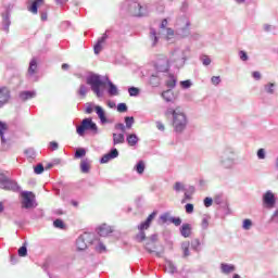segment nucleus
Returning <instances> with one entry per match:
<instances>
[{
    "label": "nucleus",
    "instance_id": "48",
    "mask_svg": "<svg viewBox=\"0 0 278 278\" xmlns=\"http://www.w3.org/2000/svg\"><path fill=\"white\" fill-rule=\"evenodd\" d=\"M251 227H253V222L251 219H244L242 229H244V231H249Z\"/></svg>",
    "mask_w": 278,
    "mask_h": 278
},
{
    "label": "nucleus",
    "instance_id": "2",
    "mask_svg": "<svg viewBox=\"0 0 278 278\" xmlns=\"http://www.w3.org/2000/svg\"><path fill=\"white\" fill-rule=\"evenodd\" d=\"M165 116H172V127L174 134L181 136L188 129V115L179 109L168 108L165 111Z\"/></svg>",
    "mask_w": 278,
    "mask_h": 278
},
{
    "label": "nucleus",
    "instance_id": "34",
    "mask_svg": "<svg viewBox=\"0 0 278 278\" xmlns=\"http://www.w3.org/2000/svg\"><path fill=\"white\" fill-rule=\"evenodd\" d=\"M88 92H90V89L88 88V86L81 84L77 90V94L78 97L86 99V94H88Z\"/></svg>",
    "mask_w": 278,
    "mask_h": 278
},
{
    "label": "nucleus",
    "instance_id": "41",
    "mask_svg": "<svg viewBox=\"0 0 278 278\" xmlns=\"http://www.w3.org/2000/svg\"><path fill=\"white\" fill-rule=\"evenodd\" d=\"M174 190L176 191V192H185V190L188 188V187H186V185L184 184V182H180V181H177V182H175V185H174Z\"/></svg>",
    "mask_w": 278,
    "mask_h": 278
},
{
    "label": "nucleus",
    "instance_id": "44",
    "mask_svg": "<svg viewBox=\"0 0 278 278\" xmlns=\"http://www.w3.org/2000/svg\"><path fill=\"white\" fill-rule=\"evenodd\" d=\"M200 247H201V241H199V239H194L191 241V249L193 251H195L197 253H199V251H201Z\"/></svg>",
    "mask_w": 278,
    "mask_h": 278
},
{
    "label": "nucleus",
    "instance_id": "46",
    "mask_svg": "<svg viewBox=\"0 0 278 278\" xmlns=\"http://www.w3.org/2000/svg\"><path fill=\"white\" fill-rule=\"evenodd\" d=\"M128 94L129 97H138V94H140V89H138L137 87H129Z\"/></svg>",
    "mask_w": 278,
    "mask_h": 278
},
{
    "label": "nucleus",
    "instance_id": "11",
    "mask_svg": "<svg viewBox=\"0 0 278 278\" xmlns=\"http://www.w3.org/2000/svg\"><path fill=\"white\" fill-rule=\"evenodd\" d=\"M170 61L168 58L164 56V55H160L154 65L152 67H150L152 71H155L156 73H168L169 68H170Z\"/></svg>",
    "mask_w": 278,
    "mask_h": 278
},
{
    "label": "nucleus",
    "instance_id": "61",
    "mask_svg": "<svg viewBox=\"0 0 278 278\" xmlns=\"http://www.w3.org/2000/svg\"><path fill=\"white\" fill-rule=\"evenodd\" d=\"M185 210L187 214H192V212H194V205L191 203H188L185 205Z\"/></svg>",
    "mask_w": 278,
    "mask_h": 278
},
{
    "label": "nucleus",
    "instance_id": "14",
    "mask_svg": "<svg viewBox=\"0 0 278 278\" xmlns=\"http://www.w3.org/2000/svg\"><path fill=\"white\" fill-rule=\"evenodd\" d=\"M275 205H277V197H275V193L273 191H266L263 194V206L267 210H273L275 208Z\"/></svg>",
    "mask_w": 278,
    "mask_h": 278
},
{
    "label": "nucleus",
    "instance_id": "8",
    "mask_svg": "<svg viewBox=\"0 0 278 278\" xmlns=\"http://www.w3.org/2000/svg\"><path fill=\"white\" fill-rule=\"evenodd\" d=\"M156 215L157 213L152 212L148 216V218L138 226L139 233L136 236L137 242H143V240H147V235L144 233V230L151 227V223H153V219L155 218Z\"/></svg>",
    "mask_w": 278,
    "mask_h": 278
},
{
    "label": "nucleus",
    "instance_id": "12",
    "mask_svg": "<svg viewBox=\"0 0 278 278\" xmlns=\"http://www.w3.org/2000/svg\"><path fill=\"white\" fill-rule=\"evenodd\" d=\"M176 34L181 38L190 36V20L188 17H181L176 23Z\"/></svg>",
    "mask_w": 278,
    "mask_h": 278
},
{
    "label": "nucleus",
    "instance_id": "57",
    "mask_svg": "<svg viewBox=\"0 0 278 278\" xmlns=\"http://www.w3.org/2000/svg\"><path fill=\"white\" fill-rule=\"evenodd\" d=\"M115 129L117 131H122V134H125L127 127L123 123H117V124H115Z\"/></svg>",
    "mask_w": 278,
    "mask_h": 278
},
{
    "label": "nucleus",
    "instance_id": "20",
    "mask_svg": "<svg viewBox=\"0 0 278 278\" xmlns=\"http://www.w3.org/2000/svg\"><path fill=\"white\" fill-rule=\"evenodd\" d=\"M10 10L11 8L9 7L2 20V23H3L2 30L5 31V34L10 33V25H12V22L10 21Z\"/></svg>",
    "mask_w": 278,
    "mask_h": 278
},
{
    "label": "nucleus",
    "instance_id": "33",
    "mask_svg": "<svg viewBox=\"0 0 278 278\" xmlns=\"http://www.w3.org/2000/svg\"><path fill=\"white\" fill-rule=\"evenodd\" d=\"M80 170H81V173H85V174L90 173V160L84 159L80 162Z\"/></svg>",
    "mask_w": 278,
    "mask_h": 278
},
{
    "label": "nucleus",
    "instance_id": "35",
    "mask_svg": "<svg viewBox=\"0 0 278 278\" xmlns=\"http://www.w3.org/2000/svg\"><path fill=\"white\" fill-rule=\"evenodd\" d=\"M215 203H217V205H220V210H223L224 216H229V214H231V210H229V204L227 202L220 203V201L215 200Z\"/></svg>",
    "mask_w": 278,
    "mask_h": 278
},
{
    "label": "nucleus",
    "instance_id": "26",
    "mask_svg": "<svg viewBox=\"0 0 278 278\" xmlns=\"http://www.w3.org/2000/svg\"><path fill=\"white\" fill-rule=\"evenodd\" d=\"M180 236H182V238H190V236H192V226L190 224H182L180 227Z\"/></svg>",
    "mask_w": 278,
    "mask_h": 278
},
{
    "label": "nucleus",
    "instance_id": "47",
    "mask_svg": "<svg viewBox=\"0 0 278 278\" xmlns=\"http://www.w3.org/2000/svg\"><path fill=\"white\" fill-rule=\"evenodd\" d=\"M144 249L148 251V253H153V249H155V244H151L150 239H146Z\"/></svg>",
    "mask_w": 278,
    "mask_h": 278
},
{
    "label": "nucleus",
    "instance_id": "16",
    "mask_svg": "<svg viewBox=\"0 0 278 278\" xmlns=\"http://www.w3.org/2000/svg\"><path fill=\"white\" fill-rule=\"evenodd\" d=\"M36 71H38V61L36 59H31L28 66L27 76L33 81H38V76H36Z\"/></svg>",
    "mask_w": 278,
    "mask_h": 278
},
{
    "label": "nucleus",
    "instance_id": "7",
    "mask_svg": "<svg viewBox=\"0 0 278 278\" xmlns=\"http://www.w3.org/2000/svg\"><path fill=\"white\" fill-rule=\"evenodd\" d=\"M14 134L8 128V124L1 123V151H8L12 147Z\"/></svg>",
    "mask_w": 278,
    "mask_h": 278
},
{
    "label": "nucleus",
    "instance_id": "27",
    "mask_svg": "<svg viewBox=\"0 0 278 278\" xmlns=\"http://www.w3.org/2000/svg\"><path fill=\"white\" fill-rule=\"evenodd\" d=\"M126 142H127L128 147H136V144H138V142H140V138H138V135H136V134H128L126 136Z\"/></svg>",
    "mask_w": 278,
    "mask_h": 278
},
{
    "label": "nucleus",
    "instance_id": "62",
    "mask_svg": "<svg viewBox=\"0 0 278 278\" xmlns=\"http://www.w3.org/2000/svg\"><path fill=\"white\" fill-rule=\"evenodd\" d=\"M162 223H168L170 222V215L168 213H164L160 216Z\"/></svg>",
    "mask_w": 278,
    "mask_h": 278
},
{
    "label": "nucleus",
    "instance_id": "36",
    "mask_svg": "<svg viewBox=\"0 0 278 278\" xmlns=\"http://www.w3.org/2000/svg\"><path fill=\"white\" fill-rule=\"evenodd\" d=\"M165 86H167L169 90H173V88L177 86V77H175L174 75H169L168 79L165 81Z\"/></svg>",
    "mask_w": 278,
    "mask_h": 278
},
{
    "label": "nucleus",
    "instance_id": "1",
    "mask_svg": "<svg viewBox=\"0 0 278 278\" xmlns=\"http://www.w3.org/2000/svg\"><path fill=\"white\" fill-rule=\"evenodd\" d=\"M87 85L90 86L91 92L96 94L97 99H103L105 97V84H108V94L109 97H118V87L110 80L108 76H101L92 72L86 78Z\"/></svg>",
    "mask_w": 278,
    "mask_h": 278
},
{
    "label": "nucleus",
    "instance_id": "25",
    "mask_svg": "<svg viewBox=\"0 0 278 278\" xmlns=\"http://www.w3.org/2000/svg\"><path fill=\"white\" fill-rule=\"evenodd\" d=\"M112 231H114V229H112L111 226H108L106 224H103L98 228V233L102 238H108V236L112 233Z\"/></svg>",
    "mask_w": 278,
    "mask_h": 278
},
{
    "label": "nucleus",
    "instance_id": "13",
    "mask_svg": "<svg viewBox=\"0 0 278 278\" xmlns=\"http://www.w3.org/2000/svg\"><path fill=\"white\" fill-rule=\"evenodd\" d=\"M147 77L148 84L152 88H159V86L162 84V74H160V72H155V70H152L151 67L147 71Z\"/></svg>",
    "mask_w": 278,
    "mask_h": 278
},
{
    "label": "nucleus",
    "instance_id": "4",
    "mask_svg": "<svg viewBox=\"0 0 278 278\" xmlns=\"http://www.w3.org/2000/svg\"><path fill=\"white\" fill-rule=\"evenodd\" d=\"M217 164L225 170H231L236 166V149L226 147L217 156Z\"/></svg>",
    "mask_w": 278,
    "mask_h": 278
},
{
    "label": "nucleus",
    "instance_id": "51",
    "mask_svg": "<svg viewBox=\"0 0 278 278\" xmlns=\"http://www.w3.org/2000/svg\"><path fill=\"white\" fill-rule=\"evenodd\" d=\"M96 251L98 253H105L108 251V248H105V244H103V242L99 241L98 245L96 247Z\"/></svg>",
    "mask_w": 278,
    "mask_h": 278
},
{
    "label": "nucleus",
    "instance_id": "29",
    "mask_svg": "<svg viewBox=\"0 0 278 278\" xmlns=\"http://www.w3.org/2000/svg\"><path fill=\"white\" fill-rule=\"evenodd\" d=\"M116 144H125V134L113 132V146L116 147Z\"/></svg>",
    "mask_w": 278,
    "mask_h": 278
},
{
    "label": "nucleus",
    "instance_id": "19",
    "mask_svg": "<svg viewBox=\"0 0 278 278\" xmlns=\"http://www.w3.org/2000/svg\"><path fill=\"white\" fill-rule=\"evenodd\" d=\"M11 99H12V91H10V88L2 87L1 88V105H5L10 103Z\"/></svg>",
    "mask_w": 278,
    "mask_h": 278
},
{
    "label": "nucleus",
    "instance_id": "5",
    "mask_svg": "<svg viewBox=\"0 0 278 278\" xmlns=\"http://www.w3.org/2000/svg\"><path fill=\"white\" fill-rule=\"evenodd\" d=\"M122 10H124V12H128L131 16H147V14H149L147 5H142L136 0L124 1Z\"/></svg>",
    "mask_w": 278,
    "mask_h": 278
},
{
    "label": "nucleus",
    "instance_id": "60",
    "mask_svg": "<svg viewBox=\"0 0 278 278\" xmlns=\"http://www.w3.org/2000/svg\"><path fill=\"white\" fill-rule=\"evenodd\" d=\"M49 149H51V151H58V149H60V144L56 141H50Z\"/></svg>",
    "mask_w": 278,
    "mask_h": 278
},
{
    "label": "nucleus",
    "instance_id": "55",
    "mask_svg": "<svg viewBox=\"0 0 278 278\" xmlns=\"http://www.w3.org/2000/svg\"><path fill=\"white\" fill-rule=\"evenodd\" d=\"M128 108H127V104L126 103H118L117 104V112L119 113H125L127 112Z\"/></svg>",
    "mask_w": 278,
    "mask_h": 278
},
{
    "label": "nucleus",
    "instance_id": "49",
    "mask_svg": "<svg viewBox=\"0 0 278 278\" xmlns=\"http://www.w3.org/2000/svg\"><path fill=\"white\" fill-rule=\"evenodd\" d=\"M34 173L35 175H42V173H45V166L41 163L37 164L34 168Z\"/></svg>",
    "mask_w": 278,
    "mask_h": 278
},
{
    "label": "nucleus",
    "instance_id": "59",
    "mask_svg": "<svg viewBox=\"0 0 278 278\" xmlns=\"http://www.w3.org/2000/svg\"><path fill=\"white\" fill-rule=\"evenodd\" d=\"M169 223H173V225H175V227H179V225H181V218H179V217H170L169 218Z\"/></svg>",
    "mask_w": 278,
    "mask_h": 278
},
{
    "label": "nucleus",
    "instance_id": "31",
    "mask_svg": "<svg viewBox=\"0 0 278 278\" xmlns=\"http://www.w3.org/2000/svg\"><path fill=\"white\" fill-rule=\"evenodd\" d=\"M165 270H166V273H169L170 275H175V273H177V266H175V264L172 263V261L166 260L165 261Z\"/></svg>",
    "mask_w": 278,
    "mask_h": 278
},
{
    "label": "nucleus",
    "instance_id": "39",
    "mask_svg": "<svg viewBox=\"0 0 278 278\" xmlns=\"http://www.w3.org/2000/svg\"><path fill=\"white\" fill-rule=\"evenodd\" d=\"M27 160H36V150L34 148H28L24 151Z\"/></svg>",
    "mask_w": 278,
    "mask_h": 278
},
{
    "label": "nucleus",
    "instance_id": "21",
    "mask_svg": "<svg viewBox=\"0 0 278 278\" xmlns=\"http://www.w3.org/2000/svg\"><path fill=\"white\" fill-rule=\"evenodd\" d=\"M220 273H223V275H231V273H236V265L229 263H222Z\"/></svg>",
    "mask_w": 278,
    "mask_h": 278
},
{
    "label": "nucleus",
    "instance_id": "63",
    "mask_svg": "<svg viewBox=\"0 0 278 278\" xmlns=\"http://www.w3.org/2000/svg\"><path fill=\"white\" fill-rule=\"evenodd\" d=\"M222 79L220 76H213L211 78V83L213 84V86H218V84H220Z\"/></svg>",
    "mask_w": 278,
    "mask_h": 278
},
{
    "label": "nucleus",
    "instance_id": "15",
    "mask_svg": "<svg viewBox=\"0 0 278 278\" xmlns=\"http://www.w3.org/2000/svg\"><path fill=\"white\" fill-rule=\"evenodd\" d=\"M22 197V207H24V210H31V207H34V201L36 199V195H34V193L31 191H23L21 193Z\"/></svg>",
    "mask_w": 278,
    "mask_h": 278
},
{
    "label": "nucleus",
    "instance_id": "22",
    "mask_svg": "<svg viewBox=\"0 0 278 278\" xmlns=\"http://www.w3.org/2000/svg\"><path fill=\"white\" fill-rule=\"evenodd\" d=\"M162 99L166 103H175V92H173V89H167L161 93Z\"/></svg>",
    "mask_w": 278,
    "mask_h": 278
},
{
    "label": "nucleus",
    "instance_id": "40",
    "mask_svg": "<svg viewBox=\"0 0 278 278\" xmlns=\"http://www.w3.org/2000/svg\"><path fill=\"white\" fill-rule=\"evenodd\" d=\"M144 161H139L136 165H135V170L138 173V175H142V173H144Z\"/></svg>",
    "mask_w": 278,
    "mask_h": 278
},
{
    "label": "nucleus",
    "instance_id": "52",
    "mask_svg": "<svg viewBox=\"0 0 278 278\" xmlns=\"http://www.w3.org/2000/svg\"><path fill=\"white\" fill-rule=\"evenodd\" d=\"M256 155L260 160H266V150L264 148L258 149Z\"/></svg>",
    "mask_w": 278,
    "mask_h": 278
},
{
    "label": "nucleus",
    "instance_id": "24",
    "mask_svg": "<svg viewBox=\"0 0 278 278\" xmlns=\"http://www.w3.org/2000/svg\"><path fill=\"white\" fill-rule=\"evenodd\" d=\"M149 38L152 42V47H156L157 42H160V33L155 30V28H150Z\"/></svg>",
    "mask_w": 278,
    "mask_h": 278
},
{
    "label": "nucleus",
    "instance_id": "64",
    "mask_svg": "<svg viewBox=\"0 0 278 278\" xmlns=\"http://www.w3.org/2000/svg\"><path fill=\"white\" fill-rule=\"evenodd\" d=\"M271 223L278 224V208L274 212V214L271 216Z\"/></svg>",
    "mask_w": 278,
    "mask_h": 278
},
{
    "label": "nucleus",
    "instance_id": "58",
    "mask_svg": "<svg viewBox=\"0 0 278 278\" xmlns=\"http://www.w3.org/2000/svg\"><path fill=\"white\" fill-rule=\"evenodd\" d=\"M201 227H202V229H207V227H210V217H207V216L203 217Z\"/></svg>",
    "mask_w": 278,
    "mask_h": 278
},
{
    "label": "nucleus",
    "instance_id": "30",
    "mask_svg": "<svg viewBox=\"0 0 278 278\" xmlns=\"http://www.w3.org/2000/svg\"><path fill=\"white\" fill-rule=\"evenodd\" d=\"M184 192H185V198L182 200V203H186V201H190L192 199V194H194L195 192L194 186L187 187Z\"/></svg>",
    "mask_w": 278,
    "mask_h": 278
},
{
    "label": "nucleus",
    "instance_id": "50",
    "mask_svg": "<svg viewBox=\"0 0 278 278\" xmlns=\"http://www.w3.org/2000/svg\"><path fill=\"white\" fill-rule=\"evenodd\" d=\"M203 66H210V64H212V59H210L207 55L203 54L201 58H200Z\"/></svg>",
    "mask_w": 278,
    "mask_h": 278
},
{
    "label": "nucleus",
    "instance_id": "53",
    "mask_svg": "<svg viewBox=\"0 0 278 278\" xmlns=\"http://www.w3.org/2000/svg\"><path fill=\"white\" fill-rule=\"evenodd\" d=\"M180 86L184 90H188V88L192 87V80H182L180 81Z\"/></svg>",
    "mask_w": 278,
    "mask_h": 278
},
{
    "label": "nucleus",
    "instance_id": "28",
    "mask_svg": "<svg viewBox=\"0 0 278 278\" xmlns=\"http://www.w3.org/2000/svg\"><path fill=\"white\" fill-rule=\"evenodd\" d=\"M36 91H22L20 92L18 97L21 101H29V99H36Z\"/></svg>",
    "mask_w": 278,
    "mask_h": 278
},
{
    "label": "nucleus",
    "instance_id": "54",
    "mask_svg": "<svg viewBox=\"0 0 278 278\" xmlns=\"http://www.w3.org/2000/svg\"><path fill=\"white\" fill-rule=\"evenodd\" d=\"M239 58L241 62H248L249 54H247V51L240 50L239 51Z\"/></svg>",
    "mask_w": 278,
    "mask_h": 278
},
{
    "label": "nucleus",
    "instance_id": "43",
    "mask_svg": "<svg viewBox=\"0 0 278 278\" xmlns=\"http://www.w3.org/2000/svg\"><path fill=\"white\" fill-rule=\"evenodd\" d=\"M124 121H125L126 129H131V127H134V123H136V121L134 119V116H126Z\"/></svg>",
    "mask_w": 278,
    "mask_h": 278
},
{
    "label": "nucleus",
    "instance_id": "45",
    "mask_svg": "<svg viewBox=\"0 0 278 278\" xmlns=\"http://www.w3.org/2000/svg\"><path fill=\"white\" fill-rule=\"evenodd\" d=\"M85 155H86V149H84V148L76 149V151H75L76 160H80V157H85Z\"/></svg>",
    "mask_w": 278,
    "mask_h": 278
},
{
    "label": "nucleus",
    "instance_id": "3",
    "mask_svg": "<svg viewBox=\"0 0 278 278\" xmlns=\"http://www.w3.org/2000/svg\"><path fill=\"white\" fill-rule=\"evenodd\" d=\"M188 58H190V47H185L174 49V51L170 52L168 60L174 68H184L186 62H188Z\"/></svg>",
    "mask_w": 278,
    "mask_h": 278
},
{
    "label": "nucleus",
    "instance_id": "56",
    "mask_svg": "<svg viewBox=\"0 0 278 278\" xmlns=\"http://www.w3.org/2000/svg\"><path fill=\"white\" fill-rule=\"evenodd\" d=\"M53 226L56 228V229H64V222L62 219H55L53 222Z\"/></svg>",
    "mask_w": 278,
    "mask_h": 278
},
{
    "label": "nucleus",
    "instance_id": "38",
    "mask_svg": "<svg viewBox=\"0 0 278 278\" xmlns=\"http://www.w3.org/2000/svg\"><path fill=\"white\" fill-rule=\"evenodd\" d=\"M276 85L274 83H268L264 86V90L267 94H275Z\"/></svg>",
    "mask_w": 278,
    "mask_h": 278
},
{
    "label": "nucleus",
    "instance_id": "10",
    "mask_svg": "<svg viewBox=\"0 0 278 278\" xmlns=\"http://www.w3.org/2000/svg\"><path fill=\"white\" fill-rule=\"evenodd\" d=\"M88 244H94V233L92 232H85L76 240L78 251H86V249H88Z\"/></svg>",
    "mask_w": 278,
    "mask_h": 278
},
{
    "label": "nucleus",
    "instance_id": "42",
    "mask_svg": "<svg viewBox=\"0 0 278 278\" xmlns=\"http://www.w3.org/2000/svg\"><path fill=\"white\" fill-rule=\"evenodd\" d=\"M18 257H27V242L17 250Z\"/></svg>",
    "mask_w": 278,
    "mask_h": 278
},
{
    "label": "nucleus",
    "instance_id": "18",
    "mask_svg": "<svg viewBox=\"0 0 278 278\" xmlns=\"http://www.w3.org/2000/svg\"><path fill=\"white\" fill-rule=\"evenodd\" d=\"M116 157H118V150L116 148H112L109 153L101 157L100 164H108V162L116 160Z\"/></svg>",
    "mask_w": 278,
    "mask_h": 278
},
{
    "label": "nucleus",
    "instance_id": "6",
    "mask_svg": "<svg viewBox=\"0 0 278 278\" xmlns=\"http://www.w3.org/2000/svg\"><path fill=\"white\" fill-rule=\"evenodd\" d=\"M86 131H92V134H99V127L92 122V118H84L79 126L76 127L78 136H86Z\"/></svg>",
    "mask_w": 278,
    "mask_h": 278
},
{
    "label": "nucleus",
    "instance_id": "9",
    "mask_svg": "<svg viewBox=\"0 0 278 278\" xmlns=\"http://www.w3.org/2000/svg\"><path fill=\"white\" fill-rule=\"evenodd\" d=\"M1 188L2 190H11L12 192H18L21 190L18 184L10 178V172H7V174L1 173Z\"/></svg>",
    "mask_w": 278,
    "mask_h": 278
},
{
    "label": "nucleus",
    "instance_id": "37",
    "mask_svg": "<svg viewBox=\"0 0 278 278\" xmlns=\"http://www.w3.org/2000/svg\"><path fill=\"white\" fill-rule=\"evenodd\" d=\"M181 250L184 253V257H189L190 255V242L185 241L181 243Z\"/></svg>",
    "mask_w": 278,
    "mask_h": 278
},
{
    "label": "nucleus",
    "instance_id": "32",
    "mask_svg": "<svg viewBox=\"0 0 278 278\" xmlns=\"http://www.w3.org/2000/svg\"><path fill=\"white\" fill-rule=\"evenodd\" d=\"M42 3H45V0H35L28 9L29 12H31L33 14H38V8H40Z\"/></svg>",
    "mask_w": 278,
    "mask_h": 278
},
{
    "label": "nucleus",
    "instance_id": "23",
    "mask_svg": "<svg viewBox=\"0 0 278 278\" xmlns=\"http://www.w3.org/2000/svg\"><path fill=\"white\" fill-rule=\"evenodd\" d=\"M94 112H96L97 116L99 117L100 123L102 125H105V123H108V117L105 116V111L103 110V108L100 105H96Z\"/></svg>",
    "mask_w": 278,
    "mask_h": 278
},
{
    "label": "nucleus",
    "instance_id": "17",
    "mask_svg": "<svg viewBox=\"0 0 278 278\" xmlns=\"http://www.w3.org/2000/svg\"><path fill=\"white\" fill-rule=\"evenodd\" d=\"M108 31H105L100 38H98L96 45L93 46V52L96 55H99L103 51V45L108 41Z\"/></svg>",
    "mask_w": 278,
    "mask_h": 278
}]
</instances>
